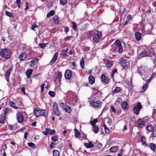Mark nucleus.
<instances>
[{"mask_svg":"<svg viewBox=\"0 0 156 156\" xmlns=\"http://www.w3.org/2000/svg\"><path fill=\"white\" fill-rule=\"evenodd\" d=\"M11 53L9 49L4 48L2 49L0 52V55L5 59H8L11 57Z\"/></svg>","mask_w":156,"mask_h":156,"instance_id":"obj_1","label":"nucleus"},{"mask_svg":"<svg viewBox=\"0 0 156 156\" xmlns=\"http://www.w3.org/2000/svg\"><path fill=\"white\" fill-rule=\"evenodd\" d=\"M102 36L101 32L96 31L93 34V40L94 42L98 43L100 41Z\"/></svg>","mask_w":156,"mask_h":156,"instance_id":"obj_2","label":"nucleus"},{"mask_svg":"<svg viewBox=\"0 0 156 156\" xmlns=\"http://www.w3.org/2000/svg\"><path fill=\"white\" fill-rule=\"evenodd\" d=\"M142 105L140 102H138L136 106L133 108V110L134 114L136 115H139V112L142 109Z\"/></svg>","mask_w":156,"mask_h":156,"instance_id":"obj_3","label":"nucleus"},{"mask_svg":"<svg viewBox=\"0 0 156 156\" xmlns=\"http://www.w3.org/2000/svg\"><path fill=\"white\" fill-rule=\"evenodd\" d=\"M90 104L94 108H98L101 107L102 103L101 101H98L96 102L92 101L90 102Z\"/></svg>","mask_w":156,"mask_h":156,"instance_id":"obj_4","label":"nucleus"},{"mask_svg":"<svg viewBox=\"0 0 156 156\" xmlns=\"http://www.w3.org/2000/svg\"><path fill=\"white\" fill-rule=\"evenodd\" d=\"M115 47L118 48V51L120 53H122L123 51V48L121 45V42L119 40H116L114 43Z\"/></svg>","mask_w":156,"mask_h":156,"instance_id":"obj_5","label":"nucleus"},{"mask_svg":"<svg viewBox=\"0 0 156 156\" xmlns=\"http://www.w3.org/2000/svg\"><path fill=\"white\" fill-rule=\"evenodd\" d=\"M53 112L55 115L58 116L60 115V113L58 108L57 104L56 102L54 103L53 104Z\"/></svg>","mask_w":156,"mask_h":156,"instance_id":"obj_6","label":"nucleus"},{"mask_svg":"<svg viewBox=\"0 0 156 156\" xmlns=\"http://www.w3.org/2000/svg\"><path fill=\"white\" fill-rule=\"evenodd\" d=\"M55 133V130H51L49 128H47L45 129L44 131L43 132V134L45 135H47L48 133L50 135H52Z\"/></svg>","mask_w":156,"mask_h":156,"instance_id":"obj_7","label":"nucleus"},{"mask_svg":"<svg viewBox=\"0 0 156 156\" xmlns=\"http://www.w3.org/2000/svg\"><path fill=\"white\" fill-rule=\"evenodd\" d=\"M72 73L70 70H67L66 71L64 75L65 78L67 80L70 79L72 77Z\"/></svg>","mask_w":156,"mask_h":156,"instance_id":"obj_8","label":"nucleus"},{"mask_svg":"<svg viewBox=\"0 0 156 156\" xmlns=\"http://www.w3.org/2000/svg\"><path fill=\"white\" fill-rule=\"evenodd\" d=\"M21 113L22 112H18L17 114V119L18 122L20 123L22 122L23 120V118Z\"/></svg>","mask_w":156,"mask_h":156,"instance_id":"obj_9","label":"nucleus"},{"mask_svg":"<svg viewBox=\"0 0 156 156\" xmlns=\"http://www.w3.org/2000/svg\"><path fill=\"white\" fill-rule=\"evenodd\" d=\"M138 73L140 75L146 73L144 66H140L138 68Z\"/></svg>","mask_w":156,"mask_h":156,"instance_id":"obj_10","label":"nucleus"},{"mask_svg":"<svg viewBox=\"0 0 156 156\" xmlns=\"http://www.w3.org/2000/svg\"><path fill=\"white\" fill-rule=\"evenodd\" d=\"M101 80L103 83H107L109 80V79L108 76H106L104 74H102L101 76Z\"/></svg>","mask_w":156,"mask_h":156,"instance_id":"obj_11","label":"nucleus"},{"mask_svg":"<svg viewBox=\"0 0 156 156\" xmlns=\"http://www.w3.org/2000/svg\"><path fill=\"white\" fill-rule=\"evenodd\" d=\"M120 63L123 69H126L127 68L126 64V60L124 59H122L120 61Z\"/></svg>","mask_w":156,"mask_h":156,"instance_id":"obj_12","label":"nucleus"},{"mask_svg":"<svg viewBox=\"0 0 156 156\" xmlns=\"http://www.w3.org/2000/svg\"><path fill=\"white\" fill-rule=\"evenodd\" d=\"M26 52H24L20 53L19 56V58L21 61H23L26 59Z\"/></svg>","mask_w":156,"mask_h":156,"instance_id":"obj_13","label":"nucleus"},{"mask_svg":"<svg viewBox=\"0 0 156 156\" xmlns=\"http://www.w3.org/2000/svg\"><path fill=\"white\" fill-rule=\"evenodd\" d=\"M144 126V122L143 119H139L138 120V127L141 128L143 126Z\"/></svg>","mask_w":156,"mask_h":156,"instance_id":"obj_14","label":"nucleus"},{"mask_svg":"<svg viewBox=\"0 0 156 156\" xmlns=\"http://www.w3.org/2000/svg\"><path fill=\"white\" fill-rule=\"evenodd\" d=\"M58 55V53L57 52L55 53L52 58V59L50 62V64L51 65L53 64L55 62L57 59Z\"/></svg>","mask_w":156,"mask_h":156,"instance_id":"obj_15","label":"nucleus"},{"mask_svg":"<svg viewBox=\"0 0 156 156\" xmlns=\"http://www.w3.org/2000/svg\"><path fill=\"white\" fill-rule=\"evenodd\" d=\"M38 59L36 58L32 60L30 62V66L32 67H34L38 62Z\"/></svg>","mask_w":156,"mask_h":156,"instance_id":"obj_16","label":"nucleus"},{"mask_svg":"<svg viewBox=\"0 0 156 156\" xmlns=\"http://www.w3.org/2000/svg\"><path fill=\"white\" fill-rule=\"evenodd\" d=\"M135 37L136 40L137 41H140L141 38V34L138 32H136L135 33Z\"/></svg>","mask_w":156,"mask_h":156,"instance_id":"obj_17","label":"nucleus"},{"mask_svg":"<svg viewBox=\"0 0 156 156\" xmlns=\"http://www.w3.org/2000/svg\"><path fill=\"white\" fill-rule=\"evenodd\" d=\"M121 106L123 109L126 110L128 107V105L126 101H124L122 103Z\"/></svg>","mask_w":156,"mask_h":156,"instance_id":"obj_18","label":"nucleus"},{"mask_svg":"<svg viewBox=\"0 0 156 156\" xmlns=\"http://www.w3.org/2000/svg\"><path fill=\"white\" fill-rule=\"evenodd\" d=\"M62 76V73L59 71H58L57 73V75L55 78V81H56V80H57V79L58 78V80L60 82L61 80Z\"/></svg>","mask_w":156,"mask_h":156,"instance_id":"obj_19","label":"nucleus"},{"mask_svg":"<svg viewBox=\"0 0 156 156\" xmlns=\"http://www.w3.org/2000/svg\"><path fill=\"white\" fill-rule=\"evenodd\" d=\"M89 82L90 84H93L94 83L95 79L94 77L92 75L89 76L88 78Z\"/></svg>","mask_w":156,"mask_h":156,"instance_id":"obj_20","label":"nucleus"},{"mask_svg":"<svg viewBox=\"0 0 156 156\" xmlns=\"http://www.w3.org/2000/svg\"><path fill=\"white\" fill-rule=\"evenodd\" d=\"M140 141L142 144L144 146H147V144L144 141L146 139L145 138L144 136H141L140 137Z\"/></svg>","mask_w":156,"mask_h":156,"instance_id":"obj_21","label":"nucleus"},{"mask_svg":"<svg viewBox=\"0 0 156 156\" xmlns=\"http://www.w3.org/2000/svg\"><path fill=\"white\" fill-rule=\"evenodd\" d=\"M34 114L37 117L41 115L40 110H38L36 108L34 109Z\"/></svg>","mask_w":156,"mask_h":156,"instance_id":"obj_22","label":"nucleus"},{"mask_svg":"<svg viewBox=\"0 0 156 156\" xmlns=\"http://www.w3.org/2000/svg\"><path fill=\"white\" fill-rule=\"evenodd\" d=\"M148 56H149V55H147V52L145 51H142L139 56L140 58Z\"/></svg>","mask_w":156,"mask_h":156,"instance_id":"obj_23","label":"nucleus"},{"mask_svg":"<svg viewBox=\"0 0 156 156\" xmlns=\"http://www.w3.org/2000/svg\"><path fill=\"white\" fill-rule=\"evenodd\" d=\"M84 145L87 148L93 147H94V145L90 142H89L88 143H85Z\"/></svg>","mask_w":156,"mask_h":156,"instance_id":"obj_24","label":"nucleus"},{"mask_svg":"<svg viewBox=\"0 0 156 156\" xmlns=\"http://www.w3.org/2000/svg\"><path fill=\"white\" fill-rule=\"evenodd\" d=\"M118 147L117 146H114L111 147L110 149V151L111 152H115L117 151Z\"/></svg>","mask_w":156,"mask_h":156,"instance_id":"obj_25","label":"nucleus"},{"mask_svg":"<svg viewBox=\"0 0 156 156\" xmlns=\"http://www.w3.org/2000/svg\"><path fill=\"white\" fill-rule=\"evenodd\" d=\"M92 130L94 133H97L98 132L99 129L97 126L95 125L93 126Z\"/></svg>","mask_w":156,"mask_h":156,"instance_id":"obj_26","label":"nucleus"},{"mask_svg":"<svg viewBox=\"0 0 156 156\" xmlns=\"http://www.w3.org/2000/svg\"><path fill=\"white\" fill-rule=\"evenodd\" d=\"M9 104L10 105V106L12 107V108H14L15 109H17L18 108V106H17L16 105V104L15 103L12 102L11 101H9Z\"/></svg>","mask_w":156,"mask_h":156,"instance_id":"obj_27","label":"nucleus"},{"mask_svg":"<svg viewBox=\"0 0 156 156\" xmlns=\"http://www.w3.org/2000/svg\"><path fill=\"white\" fill-rule=\"evenodd\" d=\"M41 115L46 116L48 115L47 111L46 110H40Z\"/></svg>","mask_w":156,"mask_h":156,"instance_id":"obj_28","label":"nucleus"},{"mask_svg":"<svg viewBox=\"0 0 156 156\" xmlns=\"http://www.w3.org/2000/svg\"><path fill=\"white\" fill-rule=\"evenodd\" d=\"M105 65L107 68H110L112 66V62L111 61H108L106 63Z\"/></svg>","mask_w":156,"mask_h":156,"instance_id":"obj_29","label":"nucleus"},{"mask_svg":"<svg viewBox=\"0 0 156 156\" xmlns=\"http://www.w3.org/2000/svg\"><path fill=\"white\" fill-rule=\"evenodd\" d=\"M32 69H30L27 70L26 72V74L27 75V78H29L32 73Z\"/></svg>","mask_w":156,"mask_h":156,"instance_id":"obj_30","label":"nucleus"},{"mask_svg":"<svg viewBox=\"0 0 156 156\" xmlns=\"http://www.w3.org/2000/svg\"><path fill=\"white\" fill-rule=\"evenodd\" d=\"M64 109L65 110V111L68 113H71V110L70 106L67 105L66 106Z\"/></svg>","mask_w":156,"mask_h":156,"instance_id":"obj_31","label":"nucleus"},{"mask_svg":"<svg viewBox=\"0 0 156 156\" xmlns=\"http://www.w3.org/2000/svg\"><path fill=\"white\" fill-rule=\"evenodd\" d=\"M149 147H150L151 149L153 151H154L156 148V146L153 143L150 144Z\"/></svg>","mask_w":156,"mask_h":156,"instance_id":"obj_32","label":"nucleus"},{"mask_svg":"<svg viewBox=\"0 0 156 156\" xmlns=\"http://www.w3.org/2000/svg\"><path fill=\"white\" fill-rule=\"evenodd\" d=\"M121 90V88L120 87H116L115 89L112 91V93L113 94H114L116 93H117L120 92Z\"/></svg>","mask_w":156,"mask_h":156,"instance_id":"obj_33","label":"nucleus"},{"mask_svg":"<svg viewBox=\"0 0 156 156\" xmlns=\"http://www.w3.org/2000/svg\"><path fill=\"white\" fill-rule=\"evenodd\" d=\"M75 131V135L76 138H78L80 135V133L78 132V129L75 128L74 129Z\"/></svg>","mask_w":156,"mask_h":156,"instance_id":"obj_34","label":"nucleus"},{"mask_svg":"<svg viewBox=\"0 0 156 156\" xmlns=\"http://www.w3.org/2000/svg\"><path fill=\"white\" fill-rule=\"evenodd\" d=\"M68 49H64L62 50L61 53V55L63 56H65L66 55V53L68 51Z\"/></svg>","mask_w":156,"mask_h":156,"instance_id":"obj_35","label":"nucleus"},{"mask_svg":"<svg viewBox=\"0 0 156 156\" xmlns=\"http://www.w3.org/2000/svg\"><path fill=\"white\" fill-rule=\"evenodd\" d=\"M11 109L8 108L5 109L4 111V116H5L9 112H10Z\"/></svg>","mask_w":156,"mask_h":156,"instance_id":"obj_36","label":"nucleus"},{"mask_svg":"<svg viewBox=\"0 0 156 156\" xmlns=\"http://www.w3.org/2000/svg\"><path fill=\"white\" fill-rule=\"evenodd\" d=\"M55 12L54 10H51L47 14V17H49L53 16L55 14Z\"/></svg>","mask_w":156,"mask_h":156,"instance_id":"obj_37","label":"nucleus"},{"mask_svg":"<svg viewBox=\"0 0 156 156\" xmlns=\"http://www.w3.org/2000/svg\"><path fill=\"white\" fill-rule=\"evenodd\" d=\"M80 64L81 67V68L82 69H83L84 68V59L83 58H82L81 59L80 61Z\"/></svg>","mask_w":156,"mask_h":156,"instance_id":"obj_38","label":"nucleus"},{"mask_svg":"<svg viewBox=\"0 0 156 156\" xmlns=\"http://www.w3.org/2000/svg\"><path fill=\"white\" fill-rule=\"evenodd\" d=\"M152 134L153 135V137H156V125L154 127Z\"/></svg>","mask_w":156,"mask_h":156,"instance_id":"obj_39","label":"nucleus"},{"mask_svg":"<svg viewBox=\"0 0 156 156\" xmlns=\"http://www.w3.org/2000/svg\"><path fill=\"white\" fill-rule=\"evenodd\" d=\"M53 156H59V152L57 150H54L53 151Z\"/></svg>","mask_w":156,"mask_h":156,"instance_id":"obj_40","label":"nucleus"},{"mask_svg":"<svg viewBox=\"0 0 156 156\" xmlns=\"http://www.w3.org/2000/svg\"><path fill=\"white\" fill-rule=\"evenodd\" d=\"M154 127L152 125H148L147 127V130L149 132L152 131Z\"/></svg>","mask_w":156,"mask_h":156,"instance_id":"obj_41","label":"nucleus"},{"mask_svg":"<svg viewBox=\"0 0 156 156\" xmlns=\"http://www.w3.org/2000/svg\"><path fill=\"white\" fill-rule=\"evenodd\" d=\"M148 83L146 82L145 84L142 86V90L143 92L145 91L147 88Z\"/></svg>","mask_w":156,"mask_h":156,"instance_id":"obj_42","label":"nucleus"},{"mask_svg":"<svg viewBox=\"0 0 156 156\" xmlns=\"http://www.w3.org/2000/svg\"><path fill=\"white\" fill-rule=\"evenodd\" d=\"M5 14L6 15L9 17H13V14L12 13L9 12L8 11H6L5 12Z\"/></svg>","mask_w":156,"mask_h":156,"instance_id":"obj_43","label":"nucleus"},{"mask_svg":"<svg viewBox=\"0 0 156 156\" xmlns=\"http://www.w3.org/2000/svg\"><path fill=\"white\" fill-rule=\"evenodd\" d=\"M11 71V69H9L7 71L5 72V76L9 77Z\"/></svg>","mask_w":156,"mask_h":156,"instance_id":"obj_44","label":"nucleus"},{"mask_svg":"<svg viewBox=\"0 0 156 156\" xmlns=\"http://www.w3.org/2000/svg\"><path fill=\"white\" fill-rule=\"evenodd\" d=\"M6 120V118L5 116H3L0 120V123H5V121Z\"/></svg>","mask_w":156,"mask_h":156,"instance_id":"obj_45","label":"nucleus"},{"mask_svg":"<svg viewBox=\"0 0 156 156\" xmlns=\"http://www.w3.org/2000/svg\"><path fill=\"white\" fill-rule=\"evenodd\" d=\"M97 122L98 120L97 119H95L92 121H91L90 123L92 126H94L95 125V124Z\"/></svg>","mask_w":156,"mask_h":156,"instance_id":"obj_46","label":"nucleus"},{"mask_svg":"<svg viewBox=\"0 0 156 156\" xmlns=\"http://www.w3.org/2000/svg\"><path fill=\"white\" fill-rule=\"evenodd\" d=\"M48 94L50 96L52 97H54L55 95V93L54 92L50 91L48 92Z\"/></svg>","mask_w":156,"mask_h":156,"instance_id":"obj_47","label":"nucleus"},{"mask_svg":"<svg viewBox=\"0 0 156 156\" xmlns=\"http://www.w3.org/2000/svg\"><path fill=\"white\" fill-rule=\"evenodd\" d=\"M152 59L154 62H156V56L154 54H153L152 56H151Z\"/></svg>","mask_w":156,"mask_h":156,"instance_id":"obj_48","label":"nucleus"},{"mask_svg":"<svg viewBox=\"0 0 156 156\" xmlns=\"http://www.w3.org/2000/svg\"><path fill=\"white\" fill-rule=\"evenodd\" d=\"M67 105L63 102H61L60 104V106L64 109Z\"/></svg>","mask_w":156,"mask_h":156,"instance_id":"obj_49","label":"nucleus"},{"mask_svg":"<svg viewBox=\"0 0 156 156\" xmlns=\"http://www.w3.org/2000/svg\"><path fill=\"white\" fill-rule=\"evenodd\" d=\"M73 24V28L75 30H76V24L75 22H72Z\"/></svg>","mask_w":156,"mask_h":156,"instance_id":"obj_50","label":"nucleus"},{"mask_svg":"<svg viewBox=\"0 0 156 156\" xmlns=\"http://www.w3.org/2000/svg\"><path fill=\"white\" fill-rule=\"evenodd\" d=\"M60 2L61 4L64 5L67 3V0H60Z\"/></svg>","mask_w":156,"mask_h":156,"instance_id":"obj_51","label":"nucleus"},{"mask_svg":"<svg viewBox=\"0 0 156 156\" xmlns=\"http://www.w3.org/2000/svg\"><path fill=\"white\" fill-rule=\"evenodd\" d=\"M141 76H142L143 80L144 81H146V79L148 77V75H145V74L142 75Z\"/></svg>","mask_w":156,"mask_h":156,"instance_id":"obj_52","label":"nucleus"},{"mask_svg":"<svg viewBox=\"0 0 156 156\" xmlns=\"http://www.w3.org/2000/svg\"><path fill=\"white\" fill-rule=\"evenodd\" d=\"M27 145L28 146L30 147H34L35 146V144L34 143L31 142V143H27Z\"/></svg>","mask_w":156,"mask_h":156,"instance_id":"obj_53","label":"nucleus"},{"mask_svg":"<svg viewBox=\"0 0 156 156\" xmlns=\"http://www.w3.org/2000/svg\"><path fill=\"white\" fill-rule=\"evenodd\" d=\"M36 27H38V26H37V25H36L35 23H34L32 25L31 28L32 30H34V29Z\"/></svg>","mask_w":156,"mask_h":156,"instance_id":"obj_54","label":"nucleus"},{"mask_svg":"<svg viewBox=\"0 0 156 156\" xmlns=\"http://www.w3.org/2000/svg\"><path fill=\"white\" fill-rule=\"evenodd\" d=\"M16 2L18 8H19L20 7V0H16Z\"/></svg>","mask_w":156,"mask_h":156,"instance_id":"obj_55","label":"nucleus"},{"mask_svg":"<svg viewBox=\"0 0 156 156\" xmlns=\"http://www.w3.org/2000/svg\"><path fill=\"white\" fill-rule=\"evenodd\" d=\"M57 139V137L56 136H53L51 137V140L55 141Z\"/></svg>","mask_w":156,"mask_h":156,"instance_id":"obj_56","label":"nucleus"},{"mask_svg":"<svg viewBox=\"0 0 156 156\" xmlns=\"http://www.w3.org/2000/svg\"><path fill=\"white\" fill-rule=\"evenodd\" d=\"M44 85L45 84L44 83H43L41 86V92H42L44 90Z\"/></svg>","mask_w":156,"mask_h":156,"instance_id":"obj_57","label":"nucleus"},{"mask_svg":"<svg viewBox=\"0 0 156 156\" xmlns=\"http://www.w3.org/2000/svg\"><path fill=\"white\" fill-rule=\"evenodd\" d=\"M153 77L152 76H151L147 80V81L146 82L148 83H149L151 81V80L152 79Z\"/></svg>","mask_w":156,"mask_h":156,"instance_id":"obj_58","label":"nucleus"},{"mask_svg":"<svg viewBox=\"0 0 156 156\" xmlns=\"http://www.w3.org/2000/svg\"><path fill=\"white\" fill-rule=\"evenodd\" d=\"M39 47L41 48H43L45 46V44H39Z\"/></svg>","mask_w":156,"mask_h":156,"instance_id":"obj_59","label":"nucleus"},{"mask_svg":"<svg viewBox=\"0 0 156 156\" xmlns=\"http://www.w3.org/2000/svg\"><path fill=\"white\" fill-rule=\"evenodd\" d=\"M21 91L24 94H25V88L24 87H22L21 88Z\"/></svg>","mask_w":156,"mask_h":156,"instance_id":"obj_60","label":"nucleus"},{"mask_svg":"<svg viewBox=\"0 0 156 156\" xmlns=\"http://www.w3.org/2000/svg\"><path fill=\"white\" fill-rule=\"evenodd\" d=\"M65 32L67 34L69 31V28L68 27H66L65 28Z\"/></svg>","mask_w":156,"mask_h":156,"instance_id":"obj_61","label":"nucleus"},{"mask_svg":"<svg viewBox=\"0 0 156 156\" xmlns=\"http://www.w3.org/2000/svg\"><path fill=\"white\" fill-rule=\"evenodd\" d=\"M25 10H26L28 9H29V7H28V4L27 2H26V6H25Z\"/></svg>","mask_w":156,"mask_h":156,"instance_id":"obj_62","label":"nucleus"},{"mask_svg":"<svg viewBox=\"0 0 156 156\" xmlns=\"http://www.w3.org/2000/svg\"><path fill=\"white\" fill-rule=\"evenodd\" d=\"M122 101V99L120 97L118 98L116 100V101L118 102H121Z\"/></svg>","mask_w":156,"mask_h":156,"instance_id":"obj_63","label":"nucleus"},{"mask_svg":"<svg viewBox=\"0 0 156 156\" xmlns=\"http://www.w3.org/2000/svg\"><path fill=\"white\" fill-rule=\"evenodd\" d=\"M111 108L112 110V112H115V110L114 108V106L112 105L111 107Z\"/></svg>","mask_w":156,"mask_h":156,"instance_id":"obj_64","label":"nucleus"}]
</instances>
